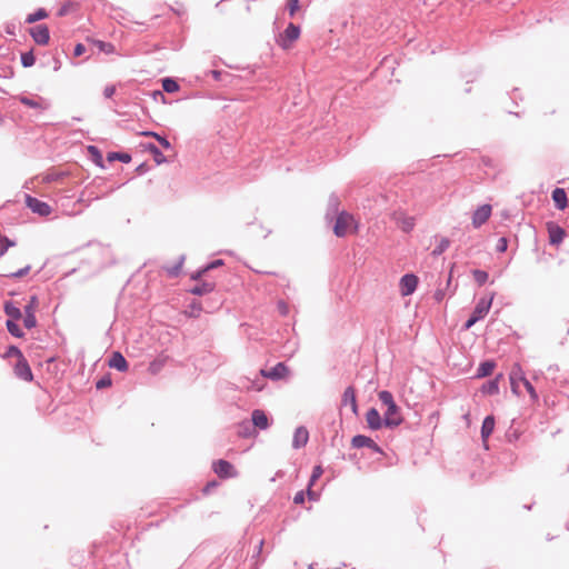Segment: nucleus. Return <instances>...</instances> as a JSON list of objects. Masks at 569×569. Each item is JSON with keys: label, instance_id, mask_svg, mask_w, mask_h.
I'll return each mask as SVG.
<instances>
[{"label": "nucleus", "instance_id": "f257e3e1", "mask_svg": "<svg viewBox=\"0 0 569 569\" xmlns=\"http://www.w3.org/2000/svg\"><path fill=\"white\" fill-rule=\"evenodd\" d=\"M359 230V221L355 218L353 214L341 211L338 213L335 226H333V233L339 237L343 238L348 234H356Z\"/></svg>", "mask_w": 569, "mask_h": 569}, {"label": "nucleus", "instance_id": "f03ea898", "mask_svg": "<svg viewBox=\"0 0 569 569\" xmlns=\"http://www.w3.org/2000/svg\"><path fill=\"white\" fill-rule=\"evenodd\" d=\"M493 298H495V292L490 293L488 297H482L479 299V301L477 302V305L473 309L471 317L465 325L466 330L470 329L476 322L483 319L488 315V312L491 308Z\"/></svg>", "mask_w": 569, "mask_h": 569}, {"label": "nucleus", "instance_id": "7ed1b4c3", "mask_svg": "<svg viewBox=\"0 0 569 569\" xmlns=\"http://www.w3.org/2000/svg\"><path fill=\"white\" fill-rule=\"evenodd\" d=\"M300 37V28L293 23H289L286 30L279 34L277 43L284 50L292 47Z\"/></svg>", "mask_w": 569, "mask_h": 569}, {"label": "nucleus", "instance_id": "20e7f679", "mask_svg": "<svg viewBox=\"0 0 569 569\" xmlns=\"http://www.w3.org/2000/svg\"><path fill=\"white\" fill-rule=\"evenodd\" d=\"M260 373L264 378L277 381L287 379L290 375V369L284 362H279L271 369H261Z\"/></svg>", "mask_w": 569, "mask_h": 569}, {"label": "nucleus", "instance_id": "39448f33", "mask_svg": "<svg viewBox=\"0 0 569 569\" xmlns=\"http://www.w3.org/2000/svg\"><path fill=\"white\" fill-rule=\"evenodd\" d=\"M391 219L395 221L398 228L403 232H410L416 224L413 217L408 216L405 211L398 210L391 214Z\"/></svg>", "mask_w": 569, "mask_h": 569}, {"label": "nucleus", "instance_id": "423d86ee", "mask_svg": "<svg viewBox=\"0 0 569 569\" xmlns=\"http://www.w3.org/2000/svg\"><path fill=\"white\" fill-rule=\"evenodd\" d=\"M419 279L413 273L405 274L399 282L400 293L403 297L410 296L417 289Z\"/></svg>", "mask_w": 569, "mask_h": 569}, {"label": "nucleus", "instance_id": "0eeeda50", "mask_svg": "<svg viewBox=\"0 0 569 569\" xmlns=\"http://www.w3.org/2000/svg\"><path fill=\"white\" fill-rule=\"evenodd\" d=\"M510 385L515 395L520 396V383L526 379L525 372L519 363H515L510 371Z\"/></svg>", "mask_w": 569, "mask_h": 569}, {"label": "nucleus", "instance_id": "6e6552de", "mask_svg": "<svg viewBox=\"0 0 569 569\" xmlns=\"http://www.w3.org/2000/svg\"><path fill=\"white\" fill-rule=\"evenodd\" d=\"M492 212V208L490 204H482L478 207L475 212L472 213V226L473 228L478 229L482 224H485Z\"/></svg>", "mask_w": 569, "mask_h": 569}, {"label": "nucleus", "instance_id": "1a4fd4ad", "mask_svg": "<svg viewBox=\"0 0 569 569\" xmlns=\"http://www.w3.org/2000/svg\"><path fill=\"white\" fill-rule=\"evenodd\" d=\"M26 204L30 208L34 213L39 216L47 217L51 213V208L47 202H43L37 198L31 196L26 197Z\"/></svg>", "mask_w": 569, "mask_h": 569}, {"label": "nucleus", "instance_id": "9d476101", "mask_svg": "<svg viewBox=\"0 0 569 569\" xmlns=\"http://www.w3.org/2000/svg\"><path fill=\"white\" fill-rule=\"evenodd\" d=\"M402 421L403 418L397 403L387 408L383 418V422L387 427H398Z\"/></svg>", "mask_w": 569, "mask_h": 569}, {"label": "nucleus", "instance_id": "9b49d317", "mask_svg": "<svg viewBox=\"0 0 569 569\" xmlns=\"http://www.w3.org/2000/svg\"><path fill=\"white\" fill-rule=\"evenodd\" d=\"M30 34L36 43L46 46L49 43L50 33L46 24H38L30 29Z\"/></svg>", "mask_w": 569, "mask_h": 569}, {"label": "nucleus", "instance_id": "f8f14e48", "mask_svg": "<svg viewBox=\"0 0 569 569\" xmlns=\"http://www.w3.org/2000/svg\"><path fill=\"white\" fill-rule=\"evenodd\" d=\"M213 470L220 478H232L237 475L233 466L222 459L213 463Z\"/></svg>", "mask_w": 569, "mask_h": 569}, {"label": "nucleus", "instance_id": "ddd939ff", "mask_svg": "<svg viewBox=\"0 0 569 569\" xmlns=\"http://www.w3.org/2000/svg\"><path fill=\"white\" fill-rule=\"evenodd\" d=\"M14 373L22 380L31 381L33 376L31 368L24 357L17 360L14 366Z\"/></svg>", "mask_w": 569, "mask_h": 569}, {"label": "nucleus", "instance_id": "4468645a", "mask_svg": "<svg viewBox=\"0 0 569 569\" xmlns=\"http://www.w3.org/2000/svg\"><path fill=\"white\" fill-rule=\"evenodd\" d=\"M366 421L370 429L378 430L385 423L377 409L371 408L366 413Z\"/></svg>", "mask_w": 569, "mask_h": 569}, {"label": "nucleus", "instance_id": "2eb2a0df", "mask_svg": "<svg viewBox=\"0 0 569 569\" xmlns=\"http://www.w3.org/2000/svg\"><path fill=\"white\" fill-rule=\"evenodd\" d=\"M548 233H549V242L551 244L561 243L565 238V234H566L565 230L561 227H559L552 222L548 223Z\"/></svg>", "mask_w": 569, "mask_h": 569}, {"label": "nucleus", "instance_id": "dca6fc26", "mask_svg": "<svg viewBox=\"0 0 569 569\" xmlns=\"http://www.w3.org/2000/svg\"><path fill=\"white\" fill-rule=\"evenodd\" d=\"M109 366L122 372L128 370V362L126 358L118 351L111 355Z\"/></svg>", "mask_w": 569, "mask_h": 569}, {"label": "nucleus", "instance_id": "f3484780", "mask_svg": "<svg viewBox=\"0 0 569 569\" xmlns=\"http://www.w3.org/2000/svg\"><path fill=\"white\" fill-rule=\"evenodd\" d=\"M309 439V432L306 428L299 427L296 429L293 435L292 445L295 448L305 447Z\"/></svg>", "mask_w": 569, "mask_h": 569}, {"label": "nucleus", "instance_id": "a211bd4d", "mask_svg": "<svg viewBox=\"0 0 569 569\" xmlns=\"http://www.w3.org/2000/svg\"><path fill=\"white\" fill-rule=\"evenodd\" d=\"M216 288V283L212 281H202L192 287L189 291L196 296H203L212 292Z\"/></svg>", "mask_w": 569, "mask_h": 569}, {"label": "nucleus", "instance_id": "6ab92c4d", "mask_svg": "<svg viewBox=\"0 0 569 569\" xmlns=\"http://www.w3.org/2000/svg\"><path fill=\"white\" fill-rule=\"evenodd\" d=\"M252 422L254 427L259 429H267L269 426V419L264 411L256 409L252 411Z\"/></svg>", "mask_w": 569, "mask_h": 569}, {"label": "nucleus", "instance_id": "aec40b11", "mask_svg": "<svg viewBox=\"0 0 569 569\" xmlns=\"http://www.w3.org/2000/svg\"><path fill=\"white\" fill-rule=\"evenodd\" d=\"M342 403L343 405L349 403L352 409V412L353 413L358 412L356 391H355L353 387L346 388V390L343 391V396H342Z\"/></svg>", "mask_w": 569, "mask_h": 569}, {"label": "nucleus", "instance_id": "412c9836", "mask_svg": "<svg viewBox=\"0 0 569 569\" xmlns=\"http://www.w3.org/2000/svg\"><path fill=\"white\" fill-rule=\"evenodd\" d=\"M495 417L488 416L485 418L482 426H481V438L483 441H487L488 438L491 436L495 429Z\"/></svg>", "mask_w": 569, "mask_h": 569}, {"label": "nucleus", "instance_id": "4be33fe9", "mask_svg": "<svg viewBox=\"0 0 569 569\" xmlns=\"http://www.w3.org/2000/svg\"><path fill=\"white\" fill-rule=\"evenodd\" d=\"M552 200L558 209L563 210L567 207L568 201L566 191L561 188H556L552 191Z\"/></svg>", "mask_w": 569, "mask_h": 569}, {"label": "nucleus", "instance_id": "5701e85b", "mask_svg": "<svg viewBox=\"0 0 569 569\" xmlns=\"http://www.w3.org/2000/svg\"><path fill=\"white\" fill-rule=\"evenodd\" d=\"M351 445L353 448H368L370 446H375V441L370 437L357 435L351 439Z\"/></svg>", "mask_w": 569, "mask_h": 569}, {"label": "nucleus", "instance_id": "b1692460", "mask_svg": "<svg viewBox=\"0 0 569 569\" xmlns=\"http://www.w3.org/2000/svg\"><path fill=\"white\" fill-rule=\"evenodd\" d=\"M502 378V375H498L493 380L488 381L482 386V392L487 395H496L499 391V380Z\"/></svg>", "mask_w": 569, "mask_h": 569}, {"label": "nucleus", "instance_id": "393cba45", "mask_svg": "<svg viewBox=\"0 0 569 569\" xmlns=\"http://www.w3.org/2000/svg\"><path fill=\"white\" fill-rule=\"evenodd\" d=\"M496 368V363L493 361H485L482 362L477 371V378H483L490 376Z\"/></svg>", "mask_w": 569, "mask_h": 569}, {"label": "nucleus", "instance_id": "a878e982", "mask_svg": "<svg viewBox=\"0 0 569 569\" xmlns=\"http://www.w3.org/2000/svg\"><path fill=\"white\" fill-rule=\"evenodd\" d=\"M164 365H166V358H163V357L157 358L150 362V365L148 367V371L151 375H157L162 370Z\"/></svg>", "mask_w": 569, "mask_h": 569}, {"label": "nucleus", "instance_id": "bb28decb", "mask_svg": "<svg viewBox=\"0 0 569 569\" xmlns=\"http://www.w3.org/2000/svg\"><path fill=\"white\" fill-rule=\"evenodd\" d=\"M4 311L11 318L10 320H19L22 317L20 309L10 302L4 305Z\"/></svg>", "mask_w": 569, "mask_h": 569}, {"label": "nucleus", "instance_id": "cd10ccee", "mask_svg": "<svg viewBox=\"0 0 569 569\" xmlns=\"http://www.w3.org/2000/svg\"><path fill=\"white\" fill-rule=\"evenodd\" d=\"M91 43L99 49V51L104 52L107 54L114 52V46L109 42H104L101 40H91Z\"/></svg>", "mask_w": 569, "mask_h": 569}, {"label": "nucleus", "instance_id": "c85d7f7f", "mask_svg": "<svg viewBox=\"0 0 569 569\" xmlns=\"http://www.w3.org/2000/svg\"><path fill=\"white\" fill-rule=\"evenodd\" d=\"M30 270V266L28 263H26L22 268H19L17 270L12 269V268H7L4 270V274L8 276V277H23L26 276Z\"/></svg>", "mask_w": 569, "mask_h": 569}, {"label": "nucleus", "instance_id": "c756f323", "mask_svg": "<svg viewBox=\"0 0 569 569\" xmlns=\"http://www.w3.org/2000/svg\"><path fill=\"white\" fill-rule=\"evenodd\" d=\"M147 150L153 156V160L157 162V164H161L167 161L166 157L154 144H148Z\"/></svg>", "mask_w": 569, "mask_h": 569}, {"label": "nucleus", "instance_id": "7c9ffc66", "mask_svg": "<svg viewBox=\"0 0 569 569\" xmlns=\"http://www.w3.org/2000/svg\"><path fill=\"white\" fill-rule=\"evenodd\" d=\"M379 400L388 408L396 405L391 392L382 390L378 393Z\"/></svg>", "mask_w": 569, "mask_h": 569}, {"label": "nucleus", "instance_id": "2f4dec72", "mask_svg": "<svg viewBox=\"0 0 569 569\" xmlns=\"http://www.w3.org/2000/svg\"><path fill=\"white\" fill-rule=\"evenodd\" d=\"M201 310V303L193 301L189 305L188 309L186 310V315H188L189 317L197 318L200 316Z\"/></svg>", "mask_w": 569, "mask_h": 569}, {"label": "nucleus", "instance_id": "473e14b6", "mask_svg": "<svg viewBox=\"0 0 569 569\" xmlns=\"http://www.w3.org/2000/svg\"><path fill=\"white\" fill-rule=\"evenodd\" d=\"M48 17V13L44 9H39L34 13H31L27 17L26 22L33 23L38 20L44 19Z\"/></svg>", "mask_w": 569, "mask_h": 569}, {"label": "nucleus", "instance_id": "72a5a7b5", "mask_svg": "<svg viewBox=\"0 0 569 569\" xmlns=\"http://www.w3.org/2000/svg\"><path fill=\"white\" fill-rule=\"evenodd\" d=\"M7 329L8 331L17 337V338H21L23 336V332L22 330L20 329V327L16 323L14 320H8L7 321Z\"/></svg>", "mask_w": 569, "mask_h": 569}, {"label": "nucleus", "instance_id": "f704fd0d", "mask_svg": "<svg viewBox=\"0 0 569 569\" xmlns=\"http://www.w3.org/2000/svg\"><path fill=\"white\" fill-rule=\"evenodd\" d=\"M162 88L164 91L167 92H176L179 90V84L177 83V81L170 79V78H167L162 81Z\"/></svg>", "mask_w": 569, "mask_h": 569}, {"label": "nucleus", "instance_id": "c9c22d12", "mask_svg": "<svg viewBox=\"0 0 569 569\" xmlns=\"http://www.w3.org/2000/svg\"><path fill=\"white\" fill-rule=\"evenodd\" d=\"M472 274L479 286H482L488 280V273L483 270L476 269L472 271Z\"/></svg>", "mask_w": 569, "mask_h": 569}, {"label": "nucleus", "instance_id": "e433bc0d", "mask_svg": "<svg viewBox=\"0 0 569 569\" xmlns=\"http://www.w3.org/2000/svg\"><path fill=\"white\" fill-rule=\"evenodd\" d=\"M36 58L32 51L24 52L21 54V63L23 67L28 68L34 64Z\"/></svg>", "mask_w": 569, "mask_h": 569}, {"label": "nucleus", "instance_id": "4c0bfd02", "mask_svg": "<svg viewBox=\"0 0 569 569\" xmlns=\"http://www.w3.org/2000/svg\"><path fill=\"white\" fill-rule=\"evenodd\" d=\"M24 327L28 329H32L37 325V319L34 313H26L23 319Z\"/></svg>", "mask_w": 569, "mask_h": 569}, {"label": "nucleus", "instance_id": "58836bf2", "mask_svg": "<svg viewBox=\"0 0 569 569\" xmlns=\"http://www.w3.org/2000/svg\"><path fill=\"white\" fill-rule=\"evenodd\" d=\"M323 473V469L321 466H316L312 470V475H311V478H310V487H312L315 485V482L322 476Z\"/></svg>", "mask_w": 569, "mask_h": 569}, {"label": "nucleus", "instance_id": "ea45409f", "mask_svg": "<svg viewBox=\"0 0 569 569\" xmlns=\"http://www.w3.org/2000/svg\"><path fill=\"white\" fill-rule=\"evenodd\" d=\"M450 241L446 238H442L438 244V247L433 250V254H441L449 248Z\"/></svg>", "mask_w": 569, "mask_h": 569}, {"label": "nucleus", "instance_id": "a19ab883", "mask_svg": "<svg viewBox=\"0 0 569 569\" xmlns=\"http://www.w3.org/2000/svg\"><path fill=\"white\" fill-rule=\"evenodd\" d=\"M182 263H183V257L180 258V260L178 261V263L176 266L167 268L168 274L171 276V277L178 276L179 272H180V269L182 267Z\"/></svg>", "mask_w": 569, "mask_h": 569}, {"label": "nucleus", "instance_id": "79ce46f5", "mask_svg": "<svg viewBox=\"0 0 569 569\" xmlns=\"http://www.w3.org/2000/svg\"><path fill=\"white\" fill-rule=\"evenodd\" d=\"M522 385L525 386V388L527 389L528 393L530 395V398L533 401H537L538 400V395H537L535 388L532 387V385L527 380V378L523 380Z\"/></svg>", "mask_w": 569, "mask_h": 569}, {"label": "nucleus", "instance_id": "37998d69", "mask_svg": "<svg viewBox=\"0 0 569 569\" xmlns=\"http://www.w3.org/2000/svg\"><path fill=\"white\" fill-rule=\"evenodd\" d=\"M6 357H14V358H17V360H18V359L22 358V357H23V355H22V352L20 351V349H19V348H17V347H14V346H11V347H9V349L7 350V352H6Z\"/></svg>", "mask_w": 569, "mask_h": 569}, {"label": "nucleus", "instance_id": "c03bdc74", "mask_svg": "<svg viewBox=\"0 0 569 569\" xmlns=\"http://www.w3.org/2000/svg\"><path fill=\"white\" fill-rule=\"evenodd\" d=\"M38 306V299L37 297H31L30 302L24 308V313H34L36 308Z\"/></svg>", "mask_w": 569, "mask_h": 569}, {"label": "nucleus", "instance_id": "a18cd8bd", "mask_svg": "<svg viewBox=\"0 0 569 569\" xmlns=\"http://www.w3.org/2000/svg\"><path fill=\"white\" fill-rule=\"evenodd\" d=\"M299 8H300L299 0H289L288 10H289V13L291 17L295 16V13L299 10Z\"/></svg>", "mask_w": 569, "mask_h": 569}, {"label": "nucleus", "instance_id": "49530a36", "mask_svg": "<svg viewBox=\"0 0 569 569\" xmlns=\"http://www.w3.org/2000/svg\"><path fill=\"white\" fill-rule=\"evenodd\" d=\"M20 102L30 108H40V103L27 97H21Z\"/></svg>", "mask_w": 569, "mask_h": 569}, {"label": "nucleus", "instance_id": "de8ad7c7", "mask_svg": "<svg viewBox=\"0 0 569 569\" xmlns=\"http://www.w3.org/2000/svg\"><path fill=\"white\" fill-rule=\"evenodd\" d=\"M208 272L207 267L199 269L190 274V279L193 281H198L202 278L203 274Z\"/></svg>", "mask_w": 569, "mask_h": 569}, {"label": "nucleus", "instance_id": "09e8293b", "mask_svg": "<svg viewBox=\"0 0 569 569\" xmlns=\"http://www.w3.org/2000/svg\"><path fill=\"white\" fill-rule=\"evenodd\" d=\"M277 308H278V311H279L282 316H287V315L289 313V307H288V305H287L284 301H282V300L278 301V303H277Z\"/></svg>", "mask_w": 569, "mask_h": 569}, {"label": "nucleus", "instance_id": "8fccbe9b", "mask_svg": "<svg viewBox=\"0 0 569 569\" xmlns=\"http://www.w3.org/2000/svg\"><path fill=\"white\" fill-rule=\"evenodd\" d=\"M508 247V240L506 238H500L497 243V250L500 252H505Z\"/></svg>", "mask_w": 569, "mask_h": 569}, {"label": "nucleus", "instance_id": "3c124183", "mask_svg": "<svg viewBox=\"0 0 569 569\" xmlns=\"http://www.w3.org/2000/svg\"><path fill=\"white\" fill-rule=\"evenodd\" d=\"M109 386H111V379L110 378L100 379L96 383L97 389H102V388H106V387H109Z\"/></svg>", "mask_w": 569, "mask_h": 569}, {"label": "nucleus", "instance_id": "603ef678", "mask_svg": "<svg viewBox=\"0 0 569 569\" xmlns=\"http://www.w3.org/2000/svg\"><path fill=\"white\" fill-rule=\"evenodd\" d=\"M156 139L159 141V143L161 144L162 148H164V149L171 148L170 142L164 137L156 136Z\"/></svg>", "mask_w": 569, "mask_h": 569}, {"label": "nucleus", "instance_id": "864d4df0", "mask_svg": "<svg viewBox=\"0 0 569 569\" xmlns=\"http://www.w3.org/2000/svg\"><path fill=\"white\" fill-rule=\"evenodd\" d=\"M84 51H86L84 46H83V44H81V43H78V44L76 46V48H74V52H73V53H74V56H76V57H80L81 54H83V53H84Z\"/></svg>", "mask_w": 569, "mask_h": 569}, {"label": "nucleus", "instance_id": "5fc2aeb1", "mask_svg": "<svg viewBox=\"0 0 569 569\" xmlns=\"http://www.w3.org/2000/svg\"><path fill=\"white\" fill-rule=\"evenodd\" d=\"M293 501H295V503H302L305 501V492L303 491L297 492L293 498Z\"/></svg>", "mask_w": 569, "mask_h": 569}, {"label": "nucleus", "instance_id": "6e6d98bb", "mask_svg": "<svg viewBox=\"0 0 569 569\" xmlns=\"http://www.w3.org/2000/svg\"><path fill=\"white\" fill-rule=\"evenodd\" d=\"M307 495H308V497H309V499H310V500H317V499H318V493H317V492H315V491L311 489L310 485L308 486Z\"/></svg>", "mask_w": 569, "mask_h": 569}, {"label": "nucleus", "instance_id": "4d7b16f0", "mask_svg": "<svg viewBox=\"0 0 569 569\" xmlns=\"http://www.w3.org/2000/svg\"><path fill=\"white\" fill-rule=\"evenodd\" d=\"M222 264V260H216L209 263L207 267L208 271Z\"/></svg>", "mask_w": 569, "mask_h": 569}, {"label": "nucleus", "instance_id": "13d9d810", "mask_svg": "<svg viewBox=\"0 0 569 569\" xmlns=\"http://www.w3.org/2000/svg\"><path fill=\"white\" fill-rule=\"evenodd\" d=\"M118 159L123 162H129L131 160V157L128 153H120L117 154Z\"/></svg>", "mask_w": 569, "mask_h": 569}, {"label": "nucleus", "instance_id": "bf43d9fd", "mask_svg": "<svg viewBox=\"0 0 569 569\" xmlns=\"http://www.w3.org/2000/svg\"><path fill=\"white\" fill-rule=\"evenodd\" d=\"M113 93H114V88H113V87H107V88L104 89V96H106L107 98H111Z\"/></svg>", "mask_w": 569, "mask_h": 569}, {"label": "nucleus", "instance_id": "052dcab7", "mask_svg": "<svg viewBox=\"0 0 569 569\" xmlns=\"http://www.w3.org/2000/svg\"><path fill=\"white\" fill-rule=\"evenodd\" d=\"M262 388H263V386H260V385H258V383H253V382H252V385H251V386H248V387H247V390H252V389H254V390H257V391H260V390H262Z\"/></svg>", "mask_w": 569, "mask_h": 569}, {"label": "nucleus", "instance_id": "680f3d73", "mask_svg": "<svg viewBox=\"0 0 569 569\" xmlns=\"http://www.w3.org/2000/svg\"><path fill=\"white\" fill-rule=\"evenodd\" d=\"M141 136H146V137H152L156 139V136H159L158 133L153 132V131H142L140 132Z\"/></svg>", "mask_w": 569, "mask_h": 569}, {"label": "nucleus", "instance_id": "e2e57ef3", "mask_svg": "<svg viewBox=\"0 0 569 569\" xmlns=\"http://www.w3.org/2000/svg\"><path fill=\"white\" fill-rule=\"evenodd\" d=\"M371 450H373L375 452H379L381 455H385V452L382 451V449L375 442V446H370L369 447Z\"/></svg>", "mask_w": 569, "mask_h": 569}, {"label": "nucleus", "instance_id": "0e129e2a", "mask_svg": "<svg viewBox=\"0 0 569 569\" xmlns=\"http://www.w3.org/2000/svg\"><path fill=\"white\" fill-rule=\"evenodd\" d=\"M216 486H217V482H214V481L209 482V483L204 487V489H203L204 493H208V492H209V490H210V489H212V488H213V487H216Z\"/></svg>", "mask_w": 569, "mask_h": 569}]
</instances>
